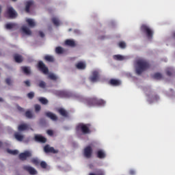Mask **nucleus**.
<instances>
[{
  "label": "nucleus",
  "mask_w": 175,
  "mask_h": 175,
  "mask_svg": "<svg viewBox=\"0 0 175 175\" xmlns=\"http://www.w3.org/2000/svg\"><path fill=\"white\" fill-rule=\"evenodd\" d=\"M130 174H131V175L135 174V171L134 170H131L130 171Z\"/></svg>",
  "instance_id": "50"
},
{
  "label": "nucleus",
  "mask_w": 175,
  "mask_h": 175,
  "mask_svg": "<svg viewBox=\"0 0 175 175\" xmlns=\"http://www.w3.org/2000/svg\"><path fill=\"white\" fill-rule=\"evenodd\" d=\"M55 53H56V54H63L64 53V49L61 46H57L55 49Z\"/></svg>",
  "instance_id": "30"
},
{
  "label": "nucleus",
  "mask_w": 175,
  "mask_h": 175,
  "mask_svg": "<svg viewBox=\"0 0 175 175\" xmlns=\"http://www.w3.org/2000/svg\"><path fill=\"white\" fill-rule=\"evenodd\" d=\"M38 33H39L40 38H44V33H43V31H40Z\"/></svg>",
  "instance_id": "47"
},
{
  "label": "nucleus",
  "mask_w": 175,
  "mask_h": 175,
  "mask_svg": "<svg viewBox=\"0 0 175 175\" xmlns=\"http://www.w3.org/2000/svg\"><path fill=\"white\" fill-rule=\"evenodd\" d=\"M153 77L156 79V80H161V79H162V74L157 72L153 75Z\"/></svg>",
  "instance_id": "35"
},
{
  "label": "nucleus",
  "mask_w": 175,
  "mask_h": 175,
  "mask_svg": "<svg viewBox=\"0 0 175 175\" xmlns=\"http://www.w3.org/2000/svg\"><path fill=\"white\" fill-rule=\"evenodd\" d=\"M113 58L116 59V61H123V59H124V56L121 55H113Z\"/></svg>",
  "instance_id": "31"
},
{
  "label": "nucleus",
  "mask_w": 175,
  "mask_h": 175,
  "mask_svg": "<svg viewBox=\"0 0 175 175\" xmlns=\"http://www.w3.org/2000/svg\"><path fill=\"white\" fill-rule=\"evenodd\" d=\"M97 158H99V159H103L104 158H106V153H105L102 150H98L97 152Z\"/></svg>",
  "instance_id": "22"
},
{
  "label": "nucleus",
  "mask_w": 175,
  "mask_h": 175,
  "mask_svg": "<svg viewBox=\"0 0 175 175\" xmlns=\"http://www.w3.org/2000/svg\"><path fill=\"white\" fill-rule=\"evenodd\" d=\"M140 29L142 32L146 35L148 39H152L154 31L152 29H151V28H150V27L147 26L146 25H142Z\"/></svg>",
  "instance_id": "4"
},
{
  "label": "nucleus",
  "mask_w": 175,
  "mask_h": 175,
  "mask_svg": "<svg viewBox=\"0 0 175 175\" xmlns=\"http://www.w3.org/2000/svg\"><path fill=\"white\" fill-rule=\"evenodd\" d=\"M32 163H34V165H39L40 162H39V159H33L31 160Z\"/></svg>",
  "instance_id": "43"
},
{
  "label": "nucleus",
  "mask_w": 175,
  "mask_h": 175,
  "mask_svg": "<svg viewBox=\"0 0 175 175\" xmlns=\"http://www.w3.org/2000/svg\"><path fill=\"white\" fill-rule=\"evenodd\" d=\"M2 13V6L0 5V14Z\"/></svg>",
  "instance_id": "52"
},
{
  "label": "nucleus",
  "mask_w": 175,
  "mask_h": 175,
  "mask_svg": "<svg viewBox=\"0 0 175 175\" xmlns=\"http://www.w3.org/2000/svg\"><path fill=\"white\" fill-rule=\"evenodd\" d=\"M37 68L40 72L44 73V75H49V68L46 66V64H44L42 61L38 62Z\"/></svg>",
  "instance_id": "5"
},
{
  "label": "nucleus",
  "mask_w": 175,
  "mask_h": 175,
  "mask_svg": "<svg viewBox=\"0 0 175 175\" xmlns=\"http://www.w3.org/2000/svg\"><path fill=\"white\" fill-rule=\"evenodd\" d=\"M14 59L18 64H21V62H23V57L18 54L14 55Z\"/></svg>",
  "instance_id": "21"
},
{
  "label": "nucleus",
  "mask_w": 175,
  "mask_h": 175,
  "mask_svg": "<svg viewBox=\"0 0 175 175\" xmlns=\"http://www.w3.org/2000/svg\"><path fill=\"white\" fill-rule=\"evenodd\" d=\"M110 85H113V87H118L121 85V81L120 79H111L109 81Z\"/></svg>",
  "instance_id": "15"
},
{
  "label": "nucleus",
  "mask_w": 175,
  "mask_h": 175,
  "mask_svg": "<svg viewBox=\"0 0 175 175\" xmlns=\"http://www.w3.org/2000/svg\"><path fill=\"white\" fill-rule=\"evenodd\" d=\"M90 81L92 83H96L99 80V72L94 70L92 73V76L90 77Z\"/></svg>",
  "instance_id": "9"
},
{
  "label": "nucleus",
  "mask_w": 175,
  "mask_h": 175,
  "mask_svg": "<svg viewBox=\"0 0 175 175\" xmlns=\"http://www.w3.org/2000/svg\"><path fill=\"white\" fill-rule=\"evenodd\" d=\"M44 151L46 154H49V152L51 154H58V150H55L54 147H50V145H46L44 147Z\"/></svg>",
  "instance_id": "11"
},
{
  "label": "nucleus",
  "mask_w": 175,
  "mask_h": 175,
  "mask_svg": "<svg viewBox=\"0 0 175 175\" xmlns=\"http://www.w3.org/2000/svg\"><path fill=\"white\" fill-rule=\"evenodd\" d=\"M14 136L18 142H23L24 140V135L20 133V132L14 133Z\"/></svg>",
  "instance_id": "16"
},
{
  "label": "nucleus",
  "mask_w": 175,
  "mask_h": 175,
  "mask_svg": "<svg viewBox=\"0 0 175 175\" xmlns=\"http://www.w3.org/2000/svg\"><path fill=\"white\" fill-rule=\"evenodd\" d=\"M59 96H60V98H66L68 96V93L64 91H61L59 92Z\"/></svg>",
  "instance_id": "36"
},
{
  "label": "nucleus",
  "mask_w": 175,
  "mask_h": 175,
  "mask_svg": "<svg viewBox=\"0 0 175 175\" xmlns=\"http://www.w3.org/2000/svg\"><path fill=\"white\" fill-rule=\"evenodd\" d=\"M89 175H105V173H103V172L102 171H100L97 173V174L94 173H90Z\"/></svg>",
  "instance_id": "46"
},
{
  "label": "nucleus",
  "mask_w": 175,
  "mask_h": 175,
  "mask_svg": "<svg viewBox=\"0 0 175 175\" xmlns=\"http://www.w3.org/2000/svg\"><path fill=\"white\" fill-rule=\"evenodd\" d=\"M38 100L42 105H47L49 103V100L43 97L39 98Z\"/></svg>",
  "instance_id": "29"
},
{
  "label": "nucleus",
  "mask_w": 175,
  "mask_h": 175,
  "mask_svg": "<svg viewBox=\"0 0 175 175\" xmlns=\"http://www.w3.org/2000/svg\"><path fill=\"white\" fill-rule=\"evenodd\" d=\"M167 76H172L173 75L172 68H167L166 71Z\"/></svg>",
  "instance_id": "39"
},
{
  "label": "nucleus",
  "mask_w": 175,
  "mask_h": 175,
  "mask_svg": "<svg viewBox=\"0 0 175 175\" xmlns=\"http://www.w3.org/2000/svg\"><path fill=\"white\" fill-rule=\"evenodd\" d=\"M24 83L27 87L31 86V83L29 82V81H25Z\"/></svg>",
  "instance_id": "48"
},
{
  "label": "nucleus",
  "mask_w": 175,
  "mask_h": 175,
  "mask_svg": "<svg viewBox=\"0 0 175 175\" xmlns=\"http://www.w3.org/2000/svg\"><path fill=\"white\" fill-rule=\"evenodd\" d=\"M26 23H27V24L29 25V26L33 27L36 25V24L34 23L33 20L31 19V18H27L26 20Z\"/></svg>",
  "instance_id": "28"
},
{
  "label": "nucleus",
  "mask_w": 175,
  "mask_h": 175,
  "mask_svg": "<svg viewBox=\"0 0 175 175\" xmlns=\"http://www.w3.org/2000/svg\"><path fill=\"white\" fill-rule=\"evenodd\" d=\"M150 68V64L146 60L139 59L137 61V67L135 72L137 75H142L145 70H147Z\"/></svg>",
  "instance_id": "2"
},
{
  "label": "nucleus",
  "mask_w": 175,
  "mask_h": 175,
  "mask_svg": "<svg viewBox=\"0 0 175 175\" xmlns=\"http://www.w3.org/2000/svg\"><path fill=\"white\" fill-rule=\"evenodd\" d=\"M44 59H45L46 62H54V57L50 55H45Z\"/></svg>",
  "instance_id": "24"
},
{
  "label": "nucleus",
  "mask_w": 175,
  "mask_h": 175,
  "mask_svg": "<svg viewBox=\"0 0 175 175\" xmlns=\"http://www.w3.org/2000/svg\"><path fill=\"white\" fill-rule=\"evenodd\" d=\"M75 66H76L77 69H79L80 70H83L85 69V68H86L85 63H84L83 62H78L75 65Z\"/></svg>",
  "instance_id": "18"
},
{
  "label": "nucleus",
  "mask_w": 175,
  "mask_h": 175,
  "mask_svg": "<svg viewBox=\"0 0 175 175\" xmlns=\"http://www.w3.org/2000/svg\"><path fill=\"white\" fill-rule=\"evenodd\" d=\"M119 47H120V49H125V47H126V44L124 42H120L119 43Z\"/></svg>",
  "instance_id": "41"
},
{
  "label": "nucleus",
  "mask_w": 175,
  "mask_h": 175,
  "mask_svg": "<svg viewBox=\"0 0 175 175\" xmlns=\"http://www.w3.org/2000/svg\"><path fill=\"white\" fill-rule=\"evenodd\" d=\"M18 110H19V111H23L24 109H23L21 107H18Z\"/></svg>",
  "instance_id": "49"
},
{
  "label": "nucleus",
  "mask_w": 175,
  "mask_h": 175,
  "mask_svg": "<svg viewBox=\"0 0 175 175\" xmlns=\"http://www.w3.org/2000/svg\"><path fill=\"white\" fill-rule=\"evenodd\" d=\"M22 31L23 33H25V35H31L32 33L31 32V30L28 29V27L24 26L22 27Z\"/></svg>",
  "instance_id": "27"
},
{
  "label": "nucleus",
  "mask_w": 175,
  "mask_h": 175,
  "mask_svg": "<svg viewBox=\"0 0 175 175\" xmlns=\"http://www.w3.org/2000/svg\"><path fill=\"white\" fill-rule=\"evenodd\" d=\"M18 157L21 161H27V158H31V157H32V152H31V151L26 150L24 152L21 153Z\"/></svg>",
  "instance_id": "6"
},
{
  "label": "nucleus",
  "mask_w": 175,
  "mask_h": 175,
  "mask_svg": "<svg viewBox=\"0 0 175 175\" xmlns=\"http://www.w3.org/2000/svg\"><path fill=\"white\" fill-rule=\"evenodd\" d=\"M52 23L55 25V27H59L60 22L58 18L53 17L52 18Z\"/></svg>",
  "instance_id": "26"
},
{
  "label": "nucleus",
  "mask_w": 175,
  "mask_h": 175,
  "mask_svg": "<svg viewBox=\"0 0 175 175\" xmlns=\"http://www.w3.org/2000/svg\"><path fill=\"white\" fill-rule=\"evenodd\" d=\"M2 145H3L2 142H0V147H2Z\"/></svg>",
  "instance_id": "54"
},
{
  "label": "nucleus",
  "mask_w": 175,
  "mask_h": 175,
  "mask_svg": "<svg viewBox=\"0 0 175 175\" xmlns=\"http://www.w3.org/2000/svg\"><path fill=\"white\" fill-rule=\"evenodd\" d=\"M34 140L38 143H42V144H44L47 142V139L46 137L39 134H36L34 135Z\"/></svg>",
  "instance_id": "10"
},
{
  "label": "nucleus",
  "mask_w": 175,
  "mask_h": 175,
  "mask_svg": "<svg viewBox=\"0 0 175 175\" xmlns=\"http://www.w3.org/2000/svg\"><path fill=\"white\" fill-rule=\"evenodd\" d=\"M32 5H33V1L30 0L26 2L25 12L27 13H29V9Z\"/></svg>",
  "instance_id": "19"
},
{
  "label": "nucleus",
  "mask_w": 175,
  "mask_h": 175,
  "mask_svg": "<svg viewBox=\"0 0 175 175\" xmlns=\"http://www.w3.org/2000/svg\"><path fill=\"white\" fill-rule=\"evenodd\" d=\"M83 102L85 105H88L89 107H92V106H105L106 105L105 100L96 98H84Z\"/></svg>",
  "instance_id": "1"
},
{
  "label": "nucleus",
  "mask_w": 175,
  "mask_h": 175,
  "mask_svg": "<svg viewBox=\"0 0 175 175\" xmlns=\"http://www.w3.org/2000/svg\"><path fill=\"white\" fill-rule=\"evenodd\" d=\"M92 155V148L91 146H87L84 149V157L85 158H90Z\"/></svg>",
  "instance_id": "13"
},
{
  "label": "nucleus",
  "mask_w": 175,
  "mask_h": 175,
  "mask_svg": "<svg viewBox=\"0 0 175 175\" xmlns=\"http://www.w3.org/2000/svg\"><path fill=\"white\" fill-rule=\"evenodd\" d=\"M172 37L174 39H175V31L172 33Z\"/></svg>",
  "instance_id": "53"
},
{
  "label": "nucleus",
  "mask_w": 175,
  "mask_h": 175,
  "mask_svg": "<svg viewBox=\"0 0 175 175\" xmlns=\"http://www.w3.org/2000/svg\"><path fill=\"white\" fill-rule=\"evenodd\" d=\"M21 70L27 76L31 75V69L27 66H22L21 67Z\"/></svg>",
  "instance_id": "20"
},
{
  "label": "nucleus",
  "mask_w": 175,
  "mask_h": 175,
  "mask_svg": "<svg viewBox=\"0 0 175 175\" xmlns=\"http://www.w3.org/2000/svg\"><path fill=\"white\" fill-rule=\"evenodd\" d=\"M38 87H40V88H46V82L40 81L38 83Z\"/></svg>",
  "instance_id": "37"
},
{
  "label": "nucleus",
  "mask_w": 175,
  "mask_h": 175,
  "mask_svg": "<svg viewBox=\"0 0 175 175\" xmlns=\"http://www.w3.org/2000/svg\"><path fill=\"white\" fill-rule=\"evenodd\" d=\"M7 152H8V154H11L12 155H17V154H18V150H12L10 149H7Z\"/></svg>",
  "instance_id": "34"
},
{
  "label": "nucleus",
  "mask_w": 175,
  "mask_h": 175,
  "mask_svg": "<svg viewBox=\"0 0 175 175\" xmlns=\"http://www.w3.org/2000/svg\"><path fill=\"white\" fill-rule=\"evenodd\" d=\"M7 14L10 18H16L17 17V12H16V10L12 7L8 8Z\"/></svg>",
  "instance_id": "12"
},
{
  "label": "nucleus",
  "mask_w": 175,
  "mask_h": 175,
  "mask_svg": "<svg viewBox=\"0 0 175 175\" xmlns=\"http://www.w3.org/2000/svg\"><path fill=\"white\" fill-rule=\"evenodd\" d=\"M27 96L29 99H33V96H35V94L32 92L28 93Z\"/></svg>",
  "instance_id": "42"
},
{
  "label": "nucleus",
  "mask_w": 175,
  "mask_h": 175,
  "mask_svg": "<svg viewBox=\"0 0 175 175\" xmlns=\"http://www.w3.org/2000/svg\"><path fill=\"white\" fill-rule=\"evenodd\" d=\"M65 44L66 46H70V47H75V46H76V43L72 40H66L65 41Z\"/></svg>",
  "instance_id": "23"
},
{
  "label": "nucleus",
  "mask_w": 175,
  "mask_h": 175,
  "mask_svg": "<svg viewBox=\"0 0 175 175\" xmlns=\"http://www.w3.org/2000/svg\"><path fill=\"white\" fill-rule=\"evenodd\" d=\"M91 124H84V123H79L76 126V131L81 132L83 135H88L91 133Z\"/></svg>",
  "instance_id": "3"
},
{
  "label": "nucleus",
  "mask_w": 175,
  "mask_h": 175,
  "mask_svg": "<svg viewBox=\"0 0 175 175\" xmlns=\"http://www.w3.org/2000/svg\"><path fill=\"white\" fill-rule=\"evenodd\" d=\"M29 129H31V131H33L28 124L23 123L18 126V132H24V131H29Z\"/></svg>",
  "instance_id": "7"
},
{
  "label": "nucleus",
  "mask_w": 175,
  "mask_h": 175,
  "mask_svg": "<svg viewBox=\"0 0 175 175\" xmlns=\"http://www.w3.org/2000/svg\"><path fill=\"white\" fill-rule=\"evenodd\" d=\"M25 117H27V118H33V115L32 114V112L31 111H27L25 113Z\"/></svg>",
  "instance_id": "33"
},
{
  "label": "nucleus",
  "mask_w": 175,
  "mask_h": 175,
  "mask_svg": "<svg viewBox=\"0 0 175 175\" xmlns=\"http://www.w3.org/2000/svg\"><path fill=\"white\" fill-rule=\"evenodd\" d=\"M3 99L1 98H0V102H2Z\"/></svg>",
  "instance_id": "55"
},
{
  "label": "nucleus",
  "mask_w": 175,
  "mask_h": 175,
  "mask_svg": "<svg viewBox=\"0 0 175 175\" xmlns=\"http://www.w3.org/2000/svg\"><path fill=\"white\" fill-rule=\"evenodd\" d=\"M99 39L100 40H103V39H105V36H100V37H99Z\"/></svg>",
  "instance_id": "51"
},
{
  "label": "nucleus",
  "mask_w": 175,
  "mask_h": 175,
  "mask_svg": "<svg viewBox=\"0 0 175 175\" xmlns=\"http://www.w3.org/2000/svg\"><path fill=\"white\" fill-rule=\"evenodd\" d=\"M40 165L42 169L47 168V163H46L45 161H41Z\"/></svg>",
  "instance_id": "40"
},
{
  "label": "nucleus",
  "mask_w": 175,
  "mask_h": 175,
  "mask_svg": "<svg viewBox=\"0 0 175 175\" xmlns=\"http://www.w3.org/2000/svg\"><path fill=\"white\" fill-rule=\"evenodd\" d=\"M17 27V24L16 23H7L5 25L6 29H13V28H16Z\"/></svg>",
  "instance_id": "25"
},
{
  "label": "nucleus",
  "mask_w": 175,
  "mask_h": 175,
  "mask_svg": "<svg viewBox=\"0 0 175 175\" xmlns=\"http://www.w3.org/2000/svg\"><path fill=\"white\" fill-rule=\"evenodd\" d=\"M23 170H25L31 175H36L38 174V171L35 170V168L29 166V165H24L23 167Z\"/></svg>",
  "instance_id": "8"
},
{
  "label": "nucleus",
  "mask_w": 175,
  "mask_h": 175,
  "mask_svg": "<svg viewBox=\"0 0 175 175\" xmlns=\"http://www.w3.org/2000/svg\"><path fill=\"white\" fill-rule=\"evenodd\" d=\"M57 112L60 116L62 117H65L66 118H68L69 117V113H68V111L64 108H60L57 110Z\"/></svg>",
  "instance_id": "14"
},
{
  "label": "nucleus",
  "mask_w": 175,
  "mask_h": 175,
  "mask_svg": "<svg viewBox=\"0 0 175 175\" xmlns=\"http://www.w3.org/2000/svg\"><path fill=\"white\" fill-rule=\"evenodd\" d=\"M13 2H16L17 0H12Z\"/></svg>",
  "instance_id": "56"
},
{
  "label": "nucleus",
  "mask_w": 175,
  "mask_h": 175,
  "mask_svg": "<svg viewBox=\"0 0 175 175\" xmlns=\"http://www.w3.org/2000/svg\"><path fill=\"white\" fill-rule=\"evenodd\" d=\"M34 108H35V111L36 113H39V111L41 110L42 107L40 106V105L36 104L34 105Z\"/></svg>",
  "instance_id": "38"
},
{
  "label": "nucleus",
  "mask_w": 175,
  "mask_h": 175,
  "mask_svg": "<svg viewBox=\"0 0 175 175\" xmlns=\"http://www.w3.org/2000/svg\"><path fill=\"white\" fill-rule=\"evenodd\" d=\"M46 117H49V118H51L52 121H57L58 120V117L55 113H53L51 112H46Z\"/></svg>",
  "instance_id": "17"
},
{
  "label": "nucleus",
  "mask_w": 175,
  "mask_h": 175,
  "mask_svg": "<svg viewBox=\"0 0 175 175\" xmlns=\"http://www.w3.org/2000/svg\"><path fill=\"white\" fill-rule=\"evenodd\" d=\"M5 83L8 85H12V79L10 78H7L5 79Z\"/></svg>",
  "instance_id": "44"
},
{
  "label": "nucleus",
  "mask_w": 175,
  "mask_h": 175,
  "mask_svg": "<svg viewBox=\"0 0 175 175\" xmlns=\"http://www.w3.org/2000/svg\"><path fill=\"white\" fill-rule=\"evenodd\" d=\"M46 133L49 135V136H53L54 135V132L52 130H48L46 131Z\"/></svg>",
  "instance_id": "45"
},
{
  "label": "nucleus",
  "mask_w": 175,
  "mask_h": 175,
  "mask_svg": "<svg viewBox=\"0 0 175 175\" xmlns=\"http://www.w3.org/2000/svg\"><path fill=\"white\" fill-rule=\"evenodd\" d=\"M48 79H50V80L55 81V80H57L58 79V77H57L53 73H51V74L49 75Z\"/></svg>",
  "instance_id": "32"
}]
</instances>
